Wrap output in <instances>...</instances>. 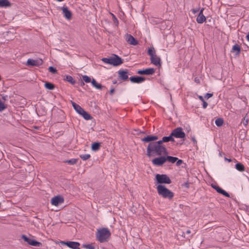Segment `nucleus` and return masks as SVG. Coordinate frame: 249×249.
Instances as JSON below:
<instances>
[{
	"instance_id": "1",
	"label": "nucleus",
	"mask_w": 249,
	"mask_h": 249,
	"mask_svg": "<svg viewBox=\"0 0 249 249\" xmlns=\"http://www.w3.org/2000/svg\"><path fill=\"white\" fill-rule=\"evenodd\" d=\"M158 139L157 136L148 135L143 138V142H149L147 147V155H161L167 153V149L160 141L154 142Z\"/></svg>"
},
{
	"instance_id": "2",
	"label": "nucleus",
	"mask_w": 249,
	"mask_h": 249,
	"mask_svg": "<svg viewBox=\"0 0 249 249\" xmlns=\"http://www.w3.org/2000/svg\"><path fill=\"white\" fill-rule=\"evenodd\" d=\"M110 232L107 228H103L98 230L96 237L100 243L107 242L110 237Z\"/></svg>"
},
{
	"instance_id": "3",
	"label": "nucleus",
	"mask_w": 249,
	"mask_h": 249,
	"mask_svg": "<svg viewBox=\"0 0 249 249\" xmlns=\"http://www.w3.org/2000/svg\"><path fill=\"white\" fill-rule=\"evenodd\" d=\"M158 194L164 198L171 199L174 196V194L162 185H159L157 187Z\"/></svg>"
},
{
	"instance_id": "4",
	"label": "nucleus",
	"mask_w": 249,
	"mask_h": 249,
	"mask_svg": "<svg viewBox=\"0 0 249 249\" xmlns=\"http://www.w3.org/2000/svg\"><path fill=\"white\" fill-rule=\"evenodd\" d=\"M102 61L114 66H119L123 63V59L116 54H113L109 58H103Z\"/></svg>"
},
{
	"instance_id": "5",
	"label": "nucleus",
	"mask_w": 249,
	"mask_h": 249,
	"mask_svg": "<svg viewBox=\"0 0 249 249\" xmlns=\"http://www.w3.org/2000/svg\"><path fill=\"white\" fill-rule=\"evenodd\" d=\"M156 179L158 183H166L170 184L171 183V180L170 178L165 174H157L156 176Z\"/></svg>"
},
{
	"instance_id": "6",
	"label": "nucleus",
	"mask_w": 249,
	"mask_h": 249,
	"mask_svg": "<svg viewBox=\"0 0 249 249\" xmlns=\"http://www.w3.org/2000/svg\"><path fill=\"white\" fill-rule=\"evenodd\" d=\"M171 136L177 138H184L185 137V133L182 131L181 127H177L172 130Z\"/></svg>"
},
{
	"instance_id": "7",
	"label": "nucleus",
	"mask_w": 249,
	"mask_h": 249,
	"mask_svg": "<svg viewBox=\"0 0 249 249\" xmlns=\"http://www.w3.org/2000/svg\"><path fill=\"white\" fill-rule=\"evenodd\" d=\"M60 244L64 245H66L72 249H80V243L77 242L73 241H60Z\"/></svg>"
},
{
	"instance_id": "8",
	"label": "nucleus",
	"mask_w": 249,
	"mask_h": 249,
	"mask_svg": "<svg viewBox=\"0 0 249 249\" xmlns=\"http://www.w3.org/2000/svg\"><path fill=\"white\" fill-rule=\"evenodd\" d=\"M22 238L29 245L35 247H40L41 246V243L36 240L29 238L25 235H22Z\"/></svg>"
},
{
	"instance_id": "9",
	"label": "nucleus",
	"mask_w": 249,
	"mask_h": 249,
	"mask_svg": "<svg viewBox=\"0 0 249 249\" xmlns=\"http://www.w3.org/2000/svg\"><path fill=\"white\" fill-rule=\"evenodd\" d=\"M64 201V198L62 196H56L52 198L51 202L53 205L57 206L63 203Z\"/></svg>"
},
{
	"instance_id": "10",
	"label": "nucleus",
	"mask_w": 249,
	"mask_h": 249,
	"mask_svg": "<svg viewBox=\"0 0 249 249\" xmlns=\"http://www.w3.org/2000/svg\"><path fill=\"white\" fill-rule=\"evenodd\" d=\"M166 161L165 157L161 156L155 158L152 160L153 164L156 166H161Z\"/></svg>"
},
{
	"instance_id": "11",
	"label": "nucleus",
	"mask_w": 249,
	"mask_h": 249,
	"mask_svg": "<svg viewBox=\"0 0 249 249\" xmlns=\"http://www.w3.org/2000/svg\"><path fill=\"white\" fill-rule=\"evenodd\" d=\"M155 72V70L154 68H148L145 70H139L137 73L141 75H150L153 74Z\"/></svg>"
},
{
	"instance_id": "12",
	"label": "nucleus",
	"mask_w": 249,
	"mask_h": 249,
	"mask_svg": "<svg viewBox=\"0 0 249 249\" xmlns=\"http://www.w3.org/2000/svg\"><path fill=\"white\" fill-rule=\"evenodd\" d=\"M119 77L122 80L125 81L128 78V71L127 70H122L118 71Z\"/></svg>"
},
{
	"instance_id": "13",
	"label": "nucleus",
	"mask_w": 249,
	"mask_h": 249,
	"mask_svg": "<svg viewBox=\"0 0 249 249\" xmlns=\"http://www.w3.org/2000/svg\"><path fill=\"white\" fill-rule=\"evenodd\" d=\"M212 187L218 193L222 194L223 196H227L228 197H230V195L226 192L225 191L221 189L219 186L212 184L211 185Z\"/></svg>"
},
{
	"instance_id": "14",
	"label": "nucleus",
	"mask_w": 249,
	"mask_h": 249,
	"mask_svg": "<svg viewBox=\"0 0 249 249\" xmlns=\"http://www.w3.org/2000/svg\"><path fill=\"white\" fill-rule=\"evenodd\" d=\"M62 10L64 17L68 20L71 19L72 16V13L69 10L68 8L67 7L64 6L62 8Z\"/></svg>"
},
{
	"instance_id": "15",
	"label": "nucleus",
	"mask_w": 249,
	"mask_h": 249,
	"mask_svg": "<svg viewBox=\"0 0 249 249\" xmlns=\"http://www.w3.org/2000/svg\"><path fill=\"white\" fill-rule=\"evenodd\" d=\"M150 60L151 63L154 64L156 66H160L161 62L160 59L159 57H158L157 54L155 55H153L150 57Z\"/></svg>"
},
{
	"instance_id": "16",
	"label": "nucleus",
	"mask_w": 249,
	"mask_h": 249,
	"mask_svg": "<svg viewBox=\"0 0 249 249\" xmlns=\"http://www.w3.org/2000/svg\"><path fill=\"white\" fill-rule=\"evenodd\" d=\"M145 78L143 77L140 76H132L130 78V80L132 83H141L144 81Z\"/></svg>"
},
{
	"instance_id": "17",
	"label": "nucleus",
	"mask_w": 249,
	"mask_h": 249,
	"mask_svg": "<svg viewBox=\"0 0 249 249\" xmlns=\"http://www.w3.org/2000/svg\"><path fill=\"white\" fill-rule=\"evenodd\" d=\"M204 9L202 8L196 18V21L198 23H202L206 20V18L203 14Z\"/></svg>"
},
{
	"instance_id": "18",
	"label": "nucleus",
	"mask_w": 249,
	"mask_h": 249,
	"mask_svg": "<svg viewBox=\"0 0 249 249\" xmlns=\"http://www.w3.org/2000/svg\"><path fill=\"white\" fill-rule=\"evenodd\" d=\"M41 64V61L32 59H28L27 61V64L29 66H37Z\"/></svg>"
},
{
	"instance_id": "19",
	"label": "nucleus",
	"mask_w": 249,
	"mask_h": 249,
	"mask_svg": "<svg viewBox=\"0 0 249 249\" xmlns=\"http://www.w3.org/2000/svg\"><path fill=\"white\" fill-rule=\"evenodd\" d=\"M127 42L131 45H136L138 44V41L131 35H128L126 38Z\"/></svg>"
},
{
	"instance_id": "20",
	"label": "nucleus",
	"mask_w": 249,
	"mask_h": 249,
	"mask_svg": "<svg viewBox=\"0 0 249 249\" xmlns=\"http://www.w3.org/2000/svg\"><path fill=\"white\" fill-rule=\"evenodd\" d=\"M173 136H171V134L169 136L163 137L162 138V140H160V141L162 143H163V142H169V141H171V142H175V140L173 138Z\"/></svg>"
},
{
	"instance_id": "21",
	"label": "nucleus",
	"mask_w": 249,
	"mask_h": 249,
	"mask_svg": "<svg viewBox=\"0 0 249 249\" xmlns=\"http://www.w3.org/2000/svg\"><path fill=\"white\" fill-rule=\"evenodd\" d=\"M71 104L74 109L78 114H80L84 110V109H83L79 105L76 104L75 103L71 102Z\"/></svg>"
},
{
	"instance_id": "22",
	"label": "nucleus",
	"mask_w": 249,
	"mask_h": 249,
	"mask_svg": "<svg viewBox=\"0 0 249 249\" xmlns=\"http://www.w3.org/2000/svg\"><path fill=\"white\" fill-rule=\"evenodd\" d=\"M231 52L233 53L236 52V54L237 55H238L241 52L240 46L237 44H235L233 46L232 48Z\"/></svg>"
},
{
	"instance_id": "23",
	"label": "nucleus",
	"mask_w": 249,
	"mask_h": 249,
	"mask_svg": "<svg viewBox=\"0 0 249 249\" xmlns=\"http://www.w3.org/2000/svg\"><path fill=\"white\" fill-rule=\"evenodd\" d=\"M11 5L8 0H0V7H8Z\"/></svg>"
},
{
	"instance_id": "24",
	"label": "nucleus",
	"mask_w": 249,
	"mask_h": 249,
	"mask_svg": "<svg viewBox=\"0 0 249 249\" xmlns=\"http://www.w3.org/2000/svg\"><path fill=\"white\" fill-rule=\"evenodd\" d=\"M85 120H89L92 119L91 115L84 110L80 114Z\"/></svg>"
},
{
	"instance_id": "25",
	"label": "nucleus",
	"mask_w": 249,
	"mask_h": 249,
	"mask_svg": "<svg viewBox=\"0 0 249 249\" xmlns=\"http://www.w3.org/2000/svg\"><path fill=\"white\" fill-rule=\"evenodd\" d=\"M235 168L240 172H243L245 170V167L244 165L240 162H238L235 164Z\"/></svg>"
},
{
	"instance_id": "26",
	"label": "nucleus",
	"mask_w": 249,
	"mask_h": 249,
	"mask_svg": "<svg viewBox=\"0 0 249 249\" xmlns=\"http://www.w3.org/2000/svg\"><path fill=\"white\" fill-rule=\"evenodd\" d=\"M64 79L72 85H74L75 83V80L73 78V77L70 75H66L64 77Z\"/></svg>"
},
{
	"instance_id": "27",
	"label": "nucleus",
	"mask_w": 249,
	"mask_h": 249,
	"mask_svg": "<svg viewBox=\"0 0 249 249\" xmlns=\"http://www.w3.org/2000/svg\"><path fill=\"white\" fill-rule=\"evenodd\" d=\"M92 86L97 89H101L102 86L101 84L98 83L94 79H92L91 81Z\"/></svg>"
},
{
	"instance_id": "28",
	"label": "nucleus",
	"mask_w": 249,
	"mask_h": 249,
	"mask_svg": "<svg viewBox=\"0 0 249 249\" xmlns=\"http://www.w3.org/2000/svg\"><path fill=\"white\" fill-rule=\"evenodd\" d=\"M165 158L166 159V161L167 160L172 163H175L178 160V158L170 156H167V157H165Z\"/></svg>"
},
{
	"instance_id": "29",
	"label": "nucleus",
	"mask_w": 249,
	"mask_h": 249,
	"mask_svg": "<svg viewBox=\"0 0 249 249\" xmlns=\"http://www.w3.org/2000/svg\"><path fill=\"white\" fill-rule=\"evenodd\" d=\"M77 159H71L69 160H65L64 162L68 163L70 165H74L77 162Z\"/></svg>"
},
{
	"instance_id": "30",
	"label": "nucleus",
	"mask_w": 249,
	"mask_h": 249,
	"mask_svg": "<svg viewBox=\"0 0 249 249\" xmlns=\"http://www.w3.org/2000/svg\"><path fill=\"white\" fill-rule=\"evenodd\" d=\"M100 143L99 142H94L92 144L91 148L93 151H97L99 149Z\"/></svg>"
},
{
	"instance_id": "31",
	"label": "nucleus",
	"mask_w": 249,
	"mask_h": 249,
	"mask_svg": "<svg viewBox=\"0 0 249 249\" xmlns=\"http://www.w3.org/2000/svg\"><path fill=\"white\" fill-rule=\"evenodd\" d=\"M44 86L45 87L48 89L53 90L54 89V85L49 82L45 83Z\"/></svg>"
},
{
	"instance_id": "32",
	"label": "nucleus",
	"mask_w": 249,
	"mask_h": 249,
	"mask_svg": "<svg viewBox=\"0 0 249 249\" xmlns=\"http://www.w3.org/2000/svg\"><path fill=\"white\" fill-rule=\"evenodd\" d=\"M224 123L223 120L222 118H219L215 120V124L217 126H221L223 125Z\"/></svg>"
},
{
	"instance_id": "33",
	"label": "nucleus",
	"mask_w": 249,
	"mask_h": 249,
	"mask_svg": "<svg viewBox=\"0 0 249 249\" xmlns=\"http://www.w3.org/2000/svg\"><path fill=\"white\" fill-rule=\"evenodd\" d=\"M147 53H148V54L150 56V57L153 55H156L155 50L154 48H149Z\"/></svg>"
},
{
	"instance_id": "34",
	"label": "nucleus",
	"mask_w": 249,
	"mask_h": 249,
	"mask_svg": "<svg viewBox=\"0 0 249 249\" xmlns=\"http://www.w3.org/2000/svg\"><path fill=\"white\" fill-rule=\"evenodd\" d=\"M82 79L87 83L91 82L92 81L89 77L86 75L82 76Z\"/></svg>"
},
{
	"instance_id": "35",
	"label": "nucleus",
	"mask_w": 249,
	"mask_h": 249,
	"mask_svg": "<svg viewBox=\"0 0 249 249\" xmlns=\"http://www.w3.org/2000/svg\"><path fill=\"white\" fill-rule=\"evenodd\" d=\"M80 157L83 160H85L89 159L90 157V155L89 154H84V155H80Z\"/></svg>"
},
{
	"instance_id": "36",
	"label": "nucleus",
	"mask_w": 249,
	"mask_h": 249,
	"mask_svg": "<svg viewBox=\"0 0 249 249\" xmlns=\"http://www.w3.org/2000/svg\"><path fill=\"white\" fill-rule=\"evenodd\" d=\"M84 247L86 249H95V247L92 244L85 245Z\"/></svg>"
},
{
	"instance_id": "37",
	"label": "nucleus",
	"mask_w": 249,
	"mask_h": 249,
	"mask_svg": "<svg viewBox=\"0 0 249 249\" xmlns=\"http://www.w3.org/2000/svg\"><path fill=\"white\" fill-rule=\"evenodd\" d=\"M49 71H50V72H52V73H56V71H56V69H55V68H53V67H52V66H51V67H50L49 68Z\"/></svg>"
},
{
	"instance_id": "38",
	"label": "nucleus",
	"mask_w": 249,
	"mask_h": 249,
	"mask_svg": "<svg viewBox=\"0 0 249 249\" xmlns=\"http://www.w3.org/2000/svg\"><path fill=\"white\" fill-rule=\"evenodd\" d=\"M183 162V161L181 160H177L176 164L177 166L180 165Z\"/></svg>"
},
{
	"instance_id": "39",
	"label": "nucleus",
	"mask_w": 249,
	"mask_h": 249,
	"mask_svg": "<svg viewBox=\"0 0 249 249\" xmlns=\"http://www.w3.org/2000/svg\"><path fill=\"white\" fill-rule=\"evenodd\" d=\"M213 95V93H207L205 96V98L208 99L211 97Z\"/></svg>"
},
{
	"instance_id": "40",
	"label": "nucleus",
	"mask_w": 249,
	"mask_h": 249,
	"mask_svg": "<svg viewBox=\"0 0 249 249\" xmlns=\"http://www.w3.org/2000/svg\"><path fill=\"white\" fill-rule=\"evenodd\" d=\"M208 106V104L205 101L203 102V107L204 108H206Z\"/></svg>"
},
{
	"instance_id": "41",
	"label": "nucleus",
	"mask_w": 249,
	"mask_h": 249,
	"mask_svg": "<svg viewBox=\"0 0 249 249\" xmlns=\"http://www.w3.org/2000/svg\"><path fill=\"white\" fill-rule=\"evenodd\" d=\"M199 11L198 9H193L192 12L194 14L196 13Z\"/></svg>"
},
{
	"instance_id": "42",
	"label": "nucleus",
	"mask_w": 249,
	"mask_h": 249,
	"mask_svg": "<svg viewBox=\"0 0 249 249\" xmlns=\"http://www.w3.org/2000/svg\"><path fill=\"white\" fill-rule=\"evenodd\" d=\"M199 99L203 102V101H204V98L202 96H199Z\"/></svg>"
},
{
	"instance_id": "43",
	"label": "nucleus",
	"mask_w": 249,
	"mask_h": 249,
	"mask_svg": "<svg viewBox=\"0 0 249 249\" xmlns=\"http://www.w3.org/2000/svg\"><path fill=\"white\" fill-rule=\"evenodd\" d=\"M114 92V89H112L110 90V94H112Z\"/></svg>"
},
{
	"instance_id": "44",
	"label": "nucleus",
	"mask_w": 249,
	"mask_h": 249,
	"mask_svg": "<svg viewBox=\"0 0 249 249\" xmlns=\"http://www.w3.org/2000/svg\"><path fill=\"white\" fill-rule=\"evenodd\" d=\"M2 99H3L4 100H6V98H7V95L3 96L2 97Z\"/></svg>"
},
{
	"instance_id": "45",
	"label": "nucleus",
	"mask_w": 249,
	"mask_h": 249,
	"mask_svg": "<svg viewBox=\"0 0 249 249\" xmlns=\"http://www.w3.org/2000/svg\"><path fill=\"white\" fill-rule=\"evenodd\" d=\"M246 38H247V40L249 41V33L247 35Z\"/></svg>"
},
{
	"instance_id": "46",
	"label": "nucleus",
	"mask_w": 249,
	"mask_h": 249,
	"mask_svg": "<svg viewBox=\"0 0 249 249\" xmlns=\"http://www.w3.org/2000/svg\"><path fill=\"white\" fill-rule=\"evenodd\" d=\"M186 233L187 234H190L191 233V231L188 230L186 231Z\"/></svg>"
},
{
	"instance_id": "47",
	"label": "nucleus",
	"mask_w": 249,
	"mask_h": 249,
	"mask_svg": "<svg viewBox=\"0 0 249 249\" xmlns=\"http://www.w3.org/2000/svg\"><path fill=\"white\" fill-rule=\"evenodd\" d=\"M112 16H113V18H114V19H115V20H117V21H118L117 19V18L115 17V16L113 14H112Z\"/></svg>"
},
{
	"instance_id": "48",
	"label": "nucleus",
	"mask_w": 249,
	"mask_h": 249,
	"mask_svg": "<svg viewBox=\"0 0 249 249\" xmlns=\"http://www.w3.org/2000/svg\"><path fill=\"white\" fill-rule=\"evenodd\" d=\"M225 160H227V161H228L229 162L231 161V159H227V158H225Z\"/></svg>"
},
{
	"instance_id": "49",
	"label": "nucleus",
	"mask_w": 249,
	"mask_h": 249,
	"mask_svg": "<svg viewBox=\"0 0 249 249\" xmlns=\"http://www.w3.org/2000/svg\"><path fill=\"white\" fill-rule=\"evenodd\" d=\"M192 141H193L194 142H196V140L194 138H192Z\"/></svg>"
},
{
	"instance_id": "50",
	"label": "nucleus",
	"mask_w": 249,
	"mask_h": 249,
	"mask_svg": "<svg viewBox=\"0 0 249 249\" xmlns=\"http://www.w3.org/2000/svg\"><path fill=\"white\" fill-rule=\"evenodd\" d=\"M248 121L247 120L244 124H245V125H247L248 124Z\"/></svg>"
}]
</instances>
